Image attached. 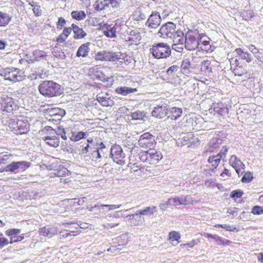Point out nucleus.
I'll return each mask as SVG.
<instances>
[{"label":"nucleus","instance_id":"5fc2aeb1","mask_svg":"<svg viewBox=\"0 0 263 263\" xmlns=\"http://www.w3.org/2000/svg\"><path fill=\"white\" fill-rule=\"evenodd\" d=\"M68 171L65 168H62L59 170L57 171L55 174L58 177H63L68 174Z\"/></svg>","mask_w":263,"mask_h":263},{"label":"nucleus","instance_id":"de8ad7c7","mask_svg":"<svg viewBox=\"0 0 263 263\" xmlns=\"http://www.w3.org/2000/svg\"><path fill=\"white\" fill-rule=\"evenodd\" d=\"M21 232V230L17 229H11L5 232L6 235L11 237L17 235Z\"/></svg>","mask_w":263,"mask_h":263},{"label":"nucleus","instance_id":"4be33fe9","mask_svg":"<svg viewBox=\"0 0 263 263\" xmlns=\"http://www.w3.org/2000/svg\"><path fill=\"white\" fill-rule=\"evenodd\" d=\"M58 231V228L55 227H45L40 230V234L43 236L51 238L57 234Z\"/></svg>","mask_w":263,"mask_h":263},{"label":"nucleus","instance_id":"79ce46f5","mask_svg":"<svg viewBox=\"0 0 263 263\" xmlns=\"http://www.w3.org/2000/svg\"><path fill=\"white\" fill-rule=\"evenodd\" d=\"M104 34L108 37H116L117 36L116 28L115 27H111L109 29H107V30L104 31Z\"/></svg>","mask_w":263,"mask_h":263},{"label":"nucleus","instance_id":"b1692460","mask_svg":"<svg viewBox=\"0 0 263 263\" xmlns=\"http://www.w3.org/2000/svg\"><path fill=\"white\" fill-rule=\"evenodd\" d=\"M182 114V109L177 107H172L168 108V118L172 120H176L180 118Z\"/></svg>","mask_w":263,"mask_h":263},{"label":"nucleus","instance_id":"a18cd8bd","mask_svg":"<svg viewBox=\"0 0 263 263\" xmlns=\"http://www.w3.org/2000/svg\"><path fill=\"white\" fill-rule=\"evenodd\" d=\"M253 178V174L251 172H246L243 176L241 179V181L244 183L250 182L252 180Z\"/></svg>","mask_w":263,"mask_h":263},{"label":"nucleus","instance_id":"c85d7f7f","mask_svg":"<svg viewBox=\"0 0 263 263\" xmlns=\"http://www.w3.org/2000/svg\"><path fill=\"white\" fill-rule=\"evenodd\" d=\"M141 216L140 214V211H138L135 214L129 215L126 217H129L130 222L133 226H137L141 222Z\"/></svg>","mask_w":263,"mask_h":263},{"label":"nucleus","instance_id":"09e8293b","mask_svg":"<svg viewBox=\"0 0 263 263\" xmlns=\"http://www.w3.org/2000/svg\"><path fill=\"white\" fill-rule=\"evenodd\" d=\"M172 49L178 52H181L184 47H185V44H176L173 43L172 45Z\"/></svg>","mask_w":263,"mask_h":263},{"label":"nucleus","instance_id":"c756f323","mask_svg":"<svg viewBox=\"0 0 263 263\" xmlns=\"http://www.w3.org/2000/svg\"><path fill=\"white\" fill-rule=\"evenodd\" d=\"M137 91L136 88H132L128 87H120L116 89L117 93L121 94L123 96H126L128 94L135 92Z\"/></svg>","mask_w":263,"mask_h":263},{"label":"nucleus","instance_id":"393cba45","mask_svg":"<svg viewBox=\"0 0 263 263\" xmlns=\"http://www.w3.org/2000/svg\"><path fill=\"white\" fill-rule=\"evenodd\" d=\"M141 39L140 33L136 31L132 30L127 38V41H128L130 45H138L140 43Z\"/></svg>","mask_w":263,"mask_h":263},{"label":"nucleus","instance_id":"e433bc0d","mask_svg":"<svg viewBox=\"0 0 263 263\" xmlns=\"http://www.w3.org/2000/svg\"><path fill=\"white\" fill-rule=\"evenodd\" d=\"M90 157L93 161H97L98 159L101 158L99 147H97L96 145L94 146V149L90 151Z\"/></svg>","mask_w":263,"mask_h":263},{"label":"nucleus","instance_id":"7ed1b4c3","mask_svg":"<svg viewBox=\"0 0 263 263\" xmlns=\"http://www.w3.org/2000/svg\"><path fill=\"white\" fill-rule=\"evenodd\" d=\"M150 53L156 59H165L171 55V49L167 44L159 43L153 45Z\"/></svg>","mask_w":263,"mask_h":263},{"label":"nucleus","instance_id":"864d4df0","mask_svg":"<svg viewBox=\"0 0 263 263\" xmlns=\"http://www.w3.org/2000/svg\"><path fill=\"white\" fill-rule=\"evenodd\" d=\"M243 194V192L240 190H235L231 192L230 197L232 198H240Z\"/></svg>","mask_w":263,"mask_h":263},{"label":"nucleus","instance_id":"4d7b16f0","mask_svg":"<svg viewBox=\"0 0 263 263\" xmlns=\"http://www.w3.org/2000/svg\"><path fill=\"white\" fill-rule=\"evenodd\" d=\"M207 237L208 238L214 239L216 241H218V242H217L218 245H220L221 243L223 242V240H222V239L218 236L207 234Z\"/></svg>","mask_w":263,"mask_h":263},{"label":"nucleus","instance_id":"338daca9","mask_svg":"<svg viewBox=\"0 0 263 263\" xmlns=\"http://www.w3.org/2000/svg\"><path fill=\"white\" fill-rule=\"evenodd\" d=\"M224 106V104H222L221 102H218L217 103L213 104V108L214 111L217 112L218 111V109H221Z\"/></svg>","mask_w":263,"mask_h":263},{"label":"nucleus","instance_id":"f3484780","mask_svg":"<svg viewBox=\"0 0 263 263\" xmlns=\"http://www.w3.org/2000/svg\"><path fill=\"white\" fill-rule=\"evenodd\" d=\"M229 163L235 170L238 176L244 172L245 164L235 155L231 156Z\"/></svg>","mask_w":263,"mask_h":263},{"label":"nucleus","instance_id":"2eb2a0df","mask_svg":"<svg viewBox=\"0 0 263 263\" xmlns=\"http://www.w3.org/2000/svg\"><path fill=\"white\" fill-rule=\"evenodd\" d=\"M47 114L50 116V121H59L65 114L64 109L61 108H51L47 109Z\"/></svg>","mask_w":263,"mask_h":263},{"label":"nucleus","instance_id":"9b49d317","mask_svg":"<svg viewBox=\"0 0 263 263\" xmlns=\"http://www.w3.org/2000/svg\"><path fill=\"white\" fill-rule=\"evenodd\" d=\"M138 143L141 147L148 148L149 150L154 149L156 144L155 137L149 133L142 134L139 139Z\"/></svg>","mask_w":263,"mask_h":263},{"label":"nucleus","instance_id":"f257e3e1","mask_svg":"<svg viewBox=\"0 0 263 263\" xmlns=\"http://www.w3.org/2000/svg\"><path fill=\"white\" fill-rule=\"evenodd\" d=\"M136 151L135 148H132L130 151L131 155L129 157L130 163L135 161L141 162L145 166L149 167L151 165H156L162 158L161 152L155 149L140 152L135 157Z\"/></svg>","mask_w":263,"mask_h":263},{"label":"nucleus","instance_id":"72a5a7b5","mask_svg":"<svg viewBox=\"0 0 263 263\" xmlns=\"http://www.w3.org/2000/svg\"><path fill=\"white\" fill-rule=\"evenodd\" d=\"M168 236L172 245L176 246L179 243L178 239L180 238L179 233L176 231H171L169 233Z\"/></svg>","mask_w":263,"mask_h":263},{"label":"nucleus","instance_id":"e2e57ef3","mask_svg":"<svg viewBox=\"0 0 263 263\" xmlns=\"http://www.w3.org/2000/svg\"><path fill=\"white\" fill-rule=\"evenodd\" d=\"M33 13L36 16H40L42 14V10L41 7L37 5L32 8Z\"/></svg>","mask_w":263,"mask_h":263},{"label":"nucleus","instance_id":"c03bdc74","mask_svg":"<svg viewBox=\"0 0 263 263\" xmlns=\"http://www.w3.org/2000/svg\"><path fill=\"white\" fill-rule=\"evenodd\" d=\"M94 146H95V144H86L85 146H83L81 150V154L85 155L88 152L90 153V151L94 149Z\"/></svg>","mask_w":263,"mask_h":263},{"label":"nucleus","instance_id":"5701e85b","mask_svg":"<svg viewBox=\"0 0 263 263\" xmlns=\"http://www.w3.org/2000/svg\"><path fill=\"white\" fill-rule=\"evenodd\" d=\"M90 43L87 42L86 43L82 44L78 48L77 53V57L86 58L87 57L89 53Z\"/></svg>","mask_w":263,"mask_h":263},{"label":"nucleus","instance_id":"052dcab7","mask_svg":"<svg viewBox=\"0 0 263 263\" xmlns=\"http://www.w3.org/2000/svg\"><path fill=\"white\" fill-rule=\"evenodd\" d=\"M178 69V67L176 65H173L168 68L166 70V73L168 76H172L173 73L177 71Z\"/></svg>","mask_w":263,"mask_h":263},{"label":"nucleus","instance_id":"f03ea898","mask_svg":"<svg viewBox=\"0 0 263 263\" xmlns=\"http://www.w3.org/2000/svg\"><path fill=\"white\" fill-rule=\"evenodd\" d=\"M40 93L47 98H52L61 95L62 88L60 85L53 81H44L38 87Z\"/></svg>","mask_w":263,"mask_h":263},{"label":"nucleus","instance_id":"0e129e2a","mask_svg":"<svg viewBox=\"0 0 263 263\" xmlns=\"http://www.w3.org/2000/svg\"><path fill=\"white\" fill-rule=\"evenodd\" d=\"M217 113H218L220 115L224 116L228 114V109L226 107V106L224 105V106L221 109H218Z\"/></svg>","mask_w":263,"mask_h":263},{"label":"nucleus","instance_id":"dca6fc26","mask_svg":"<svg viewBox=\"0 0 263 263\" xmlns=\"http://www.w3.org/2000/svg\"><path fill=\"white\" fill-rule=\"evenodd\" d=\"M191 197L190 196H175L168 199L170 205L177 206L180 205H186L191 202Z\"/></svg>","mask_w":263,"mask_h":263},{"label":"nucleus","instance_id":"473e14b6","mask_svg":"<svg viewBox=\"0 0 263 263\" xmlns=\"http://www.w3.org/2000/svg\"><path fill=\"white\" fill-rule=\"evenodd\" d=\"M157 212V207L156 206H151L146 207L145 209L140 210V214L142 216H151Z\"/></svg>","mask_w":263,"mask_h":263},{"label":"nucleus","instance_id":"4c0bfd02","mask_svg":"<svg viewBox=\"0 0 263 263\" xmlns=\"http://www.w3.org/2000/svg\"><path fill=\"white\" fill-rule=\"evenodd\" d=\"M85 136V133L83 132H71V136L69 138L71 141H78L83 139Z\"/></svg>","mask_w":263,"mask_h":263},{"label":"nucleus","instance_id":"8fccbe9b","mask_svg":"<svg viewBox=\"0 0 263 263\" xmlns=\"http://www.w3.org/2000/svg\"><path fill=\"white\" fill-rule=\"evenodd\" d=\"M9 241L2 233H0V249L9 244Z\"/></svg>","mask_w":263,"mask_h":263},{"label":"nucleus","instance_id":"58836bf2","mask_svg":"<svg viewBox=\"0 0 263 263\" xmlns=\"http://www.w3.org/2000/svg\"><path fill=\"white\" fill-rule=\"evenodd\" d=\"M50 131L52 132L54 135L61 136V138L64 140H66L67 137L66 135V131L64 128L58 127L57 130L51 129Z\"/></svg>","mask_w":263,"mask_h":263},{"label":"nucleus","instance_id":"69168bd1","mask_svg":"<svg viewBox=\"0 0 263 263\" xmlns=\"http://www.w3.org/2000/svg\"><path fill=\"white\" fill-rule=\"evenodd\" d=\"M228 152V148L226 146H223L221 149L220 152L218 154L219 156L221 157V158H224L226 156V154Z\"/></svg>","mask_w":263,"mask_h":263},{"label":"nucleus","instance_id":"1a4fd4ad","mask_svg":"<svg viewBox=\"0 0 263 263\" xmlns=\"http://www.w3.org/2000/svg\"><path fill=\"white\" fill-rule=\"evenodd\" d=\"M17 107L14 99L7 95L0 97V111L5 112H11Z\"/></svg>","mask_w":263,"mask_h":263},{"label":"nucleus","instance_id":"bb28decb","mask_svg":"<svg viewBox=\"0 0 263 263\" xmlns=\"http://www.w3.org/2000/svg\"><path fill=\"white\" fill-rule=\"evenodd\" d=\"M171 39L174 43L185 44V37L184 38V33L181 30L176 31Z\"/></svg>","mask_w":263,"mask_h":263},{"label":"nucleus","instance_id":"aec40b11","mask_svg":"<svg viewBox=\"0 0 263 263\" xmlns=\"http://www.w3.org/2000/svg\"><path fill=\"white\" fill-rule=\"evenodd\" d=\"M49 135L42 138L45 143L50 146L57 147L60 144V138L58 135H54L52 132H50Z\"/></svg>","mask_w":263,"mask_h":263},{"label":"nucleus","instance_id":"7c9ffc66","mask_svg":"<svg viewBox=\"0 0 263 263\" xmlns=\"http://www.w3.org/2000/svg\"><path fill=\"white\" fill-rule=\"evenodd\" d=\"M11 20V17L7 13L0 11V27H6Z\"/></svg>","mask_w":263,"mask_h":263},{"label":"nucleus","instance_id":"423d86ee","mask_svg":"<svg viewBox=\"0 0 263 263\" xmlns=\"http://www.w3.org/2000/svg\"><path fill=\"white\" fill-rule=\"evenodd\" d=\"M127 57L125 53L121 52L100 51L95 55V59L98 61L116 62L120 60H125Z\"/></svg>","mask_w":263,"mask_h":263},{"label":"nucleus","instance_id":"9d476101","mask_svg":"<svg viewBox=\"0 0 263 263\" xmlns=\"http://www.w3.org/2000/svg\"><path fill=\"white\" fill-rule=\"evenodd\" d=\"M110 156L113 161L116 163L120 165L125 163V155L120 145L115 144L111 146Z\"/></svg>","mask_w":263,"mask_h":263},{"label":"nucleus","instance_id":"ea45409f","mask_svg":"<svg viewBox=\"0 0 263 263\" xmlns=\"http://www.w3.org/2000/svg\"><path fill=\"white\" fill-rule=\"evenodd\" d=\"M145 114L143 111L138 110L132 113L131 118L132 120H142Z\"/></svg>","mask_w":263,"mask_h":263},{"label":"nucleus","instance_id":"2f4dec72","mask_svg":"<svg viewBox=\"0 0 263 263\" xmlns=\"http://www.w3.org/2000/svg\"><path fill=\"white\" fill-rule=\"evenodd\" d=\"M221 159V157L217 154L216 155L210 156L208 159V162L211 164L213 167L216 168L218 166Z\"/></svg>","mask_w":263,"mask_h":263},{"label":"nucleus","instance_id":"412c9836","mask_svg":"<svg viewBox=\"0 0 263 263\" xmlns=\"http://www.w3.org/2000/svg\"><path fill=\"white\" fill-rule=\"evenodd\" d=\"M167 105L166 104H163L155 107L152 111V115L153 117L161 119L167 114Z\"/></svg>","mask_w":263,"mask_h":263},{"label":"nucleus","instance_id":"cd10ccee","mask_svg":"<svg viewBox=\"0 0 263 263\" xmlns=\"http://www.w3.org/2000/svg\"><path fill=\"white\" fill-rule=\"evenodd\" d=\"M71 27L74 34V38L75 39H83L86 36V33L85 32L82 28L79 27L77 25L74 24L71 25Z\"/></svg>","mask_w":263,"mask_h":263},{"label":"nucleus","instance_id":"37998d69","mask_svg":"<svg viewBox=\"0 0 263 263\" xmlns=\"http://www.w3.org/2000/svg\"><path fill=\"white\" fill-rule=\"evenodd\" d=\"M33 55L36 60L47 56L46 53L43 50H35L33 52Z\"/></svg>","mask_w":263,"mask_h":263},{"label":"nucleus","instance_id":"a19ab883","mask_svg":"<svg viewBox=\"0 0 263 263\" xmlns=\"http://www.w3.org/2000/svg\"><path fill=\"white\" fill-rule=\"evenodd\" d=\"M18 169L17 162H12L10 164L6 165L4 168L6 172H14L15 170Z\"/></svg>","mask_w":263,"mask_h":263},{"label":"nucleus","instance_id":"4468645a","mask_svg":"<svg viewBox=\"0 0 263 263\" xmlns=\"http://www.w3.org/2000/svg\"><path fill=\"white\" fill-rule=\"evenodd\" d=\"M161 22L160 14L157 12H153L147 19L145 25L149 28L156 29L158 28Z\"/></svg>","mask_w":263,"mask_h":263},{"label":"nucleus","instance_id":"49530a36","mask_svg":"<svg viewBox=\"0 0 263 263\" xmlns=\"http://www.w3.org/2000/svg\"><path fill=\"white\" fill-rule=\"evenodd\" d=\"M251 213L256 215L263 214V206L259 205L254 206L252 209Z\"/></svg>","mask_w":263,"mask_h":263},{"label":"nucleus","instance_id":"a878e982","mask_svg":"<svg viewBox=\"0 0 263 263\" xmlns=\"http://www.w3.org/2000/svg\"><path fill=\"white\" fill-rule=\"evenodd\" d=\"M200 42L198 48L201 50L208 52L210 50V39L207 36L201 34Z\"/></svg>","mask_w":263,"mask_h":263},{"label":"nucleus","instance_id":"6e6552de","mask_svg":"<svg viewBox=\"0 0 263 263\" xmlns=\"http://www.w3.org/2000/svg\"><path fill=\"white\" fill-rule=\"evenodd\" d=\"M9 127L15 134L22 135L28 132L30 125L26 119H18L10 123Z\"/></svg>","mask_w":263,"mask_h":263},{"label":"nucleus","instance_id":"f704fd0d","mask_svg":"<svg viewBox=\"0 0 263 263\" xmlns=\"http://www.w3.org/2000/svg\"><path fill=\"white\" fill-rule=\"evenodd\" d=\"M212 65L211 61L209 60L203 61L201 64V70L205 73H209L212 72Z\"/></svg>","mask_w":263,"mask_h":263},{"label":"nucleus","instance_id":"603ef678","mask_svg":"<svg viewBox=\"0 0 263 263\" xmlns=\"http://www.w3.org/2000/svg\"><path fill=\"white\" fill-rule=\"evenodd\" d=\"M215 227H220L222 229H224L228 231L232 232L233 231L235 228L233 226H230L229 224H217L215 226Z\"/></svg>","mask_w":263,"mask_h":263},{"label":"nucleus","instance_id":"f8f14e48","mask_svg":"<svg viewBox=\"0 0 263 263\" xmlns=\"http://www.w3.org/2000/svg\"><path fill=\"white\" fill-rule=\"evenodd\" d=\"M232 54L236 55V58H231V54H228V57L230 58L229 59L231 64H235L236 66L239 64L238 60L239 59L246 60L248 63H249L252 60L251 55L247 52H243L241 48H237L233 52Z\"/></svg>","mask_w":263,"mask_h":263},{"label":"nucleus","instance_id":"bf43d9fd","mask_svg":"<svg viewBox=\"0 0 263 263\" xmlns=\"http://www.w3.org/2000/svg\"><path fill=\"white\" fill-rule=\"evenodd\" d=\"M238 209L236 208H230L228 209L227 213L232 215L233 217H235L238 214Z\"/></svg>","mask_w":263,"mask_h":263},{"label":"nucleus","instance_id":"a211bd4d","mask_svg":"<svg viewBox=\"0 0 263 263\" xmlns=\"http://www.w3.org/2000/svg\"><path fill=\"white\" fill-rule=\"evenodd\" d=\"M97 100L103 106H111L114 101L107 92H101L97 95Z\"/></svg>","mask_w":263,"mask_h":263},{"label":"nucleus","instance_id":"20e7f679","mask_svg":"<svg viewBox=\"0 0 263 263\" xmlns=\"http://www.w3.org/2000/svg\"><path fill=\"white\" fill-rule=\"evenodd\" d=\"M89 73L92 79L101 81L106 87L111 86L113 84L112 77L107 76L102 68L97 66L92 67L89 69Z\"/></svg>","mask_w":263,"mask_h":263},{"label":"nucleus","instance_id":"774afa93","mask_svg":"<svg viewBox=\"0 0 263 263\" xmlns=\"http://www.w3.org/2000/svg\"><path fill=\"white\" fill-rule=\"evenodd\" d=\"M137 13L138 14L137 21H142V20H144L146 18V15L145 14V13L142 12L141 11V10H139L137 12Z\"/></svg>","mask_w":263,"mask_h":263},{"label":"nucleus","instance_id":"0eeeda50","mask_svg":"<svg viewBox=\"0 0 263 263\" xmlns=\"http://www.w3.org/2000/svg\"><path fill=\"white\" fill-rule=\"evenodd\" d=\"M23 72L17 68H7L0 71L5 80L16 82L23 80Z\"/></svg>","mask_w":263,"mask_h":263},{"label":"nucleus","instance_id":"39448f33","mask_svg":"<svg viewBox=\"0 0 263 263\" xmlns=\"http://www.w3.org/2000/svg\"><path fill=\"white\" fill-rule=\"evenodd\" d=\"M201 35L197 30L189 31L185 35V48L188 50H193L198 48Z\"/></svg>","mask_w":263,"mask_h":263},{"label":"nucleus","instance_id":"ddd939ff","mask_svg":"<svg viewBox=\"0 0 263 263\" xmlns=\"http://www.w3.org/2000/svg\"><path fill=\"white\" fill-rule=\"evenodd\" d=\"M176 25L172 22H167L160 28L158 34L162 38H171L176 32Z\"/></svg>","mask_w":263,"mask_h":263},{"label":"nucleus","instance_id":"3c124183","mask_svg":"<svg viewBox=\"0 0 263 263\" xmlns=\"http://www.w3.org/2000/svg\"><path fill=\"white\" fill-rule=\"evenodd\" d=\"M18 168L25 170L30 166V162L27 161H18L17 162Z\"/></svg>","mask_w":263,"mask_h":263},{"label":"nucleus","instance_id":"6e6d98bb","mask_svg":"<svg viewBox=\"0 0 263 263\" xmlns=\"http://www.w3.org/2000/svg\"><path fill=\"white\" fill-rule=\"evenodd\" d=\"M24 238V237L23 235L14 236L13 237H12L10 238V240L9 242H10V243L12 244L14 242H16L22 241Z\"/></svg>","mask_w":263,"mask_h":263},{"label":"nucleus","instance_id":"6ab92c4d","mask_svg":"<svg viewBox=\"0 0 263 263\" xmlns=\"http://www.w3.org/2000/svg\"><path fill=\"white\" fill-rule=\"evenodd\" d=\"M223 140L221 138L215 137L212 138L205 146L206 153L213 152L219 148Z\"/></svg>","mask_w":263,"mask_h":263},{"label":"nucleus","instance_id":"c9c22d12","mask_svg":"<svg viewBox=\"0 0 263 263\" xmlns=\"http://www.w3.org/2000/svg\"><path fill=\"white\" fill-rule=\"evenodd\" d=\"M71 16L73 18L81 21L85 18L86 15L84 11H73L71 13Z\"/></svg>","mask_w":263,"mask_h":263},{"label":"nucleus","instance_id":"680f3d73","mask_svg":"<svg viewBox=\"0 0 263 263\" xmlns=\"http://www.w3.org/2000/svg\"><path fill=\"white\" fill-rule=\"evenodd\" d=\"M248 48L254 55L260 53L259 50L253 45H249Z\"/></svg>","mask_w":263,"mask_h":263},{"label":"nucleus","instance_id":"13d9d810","mask_svg":"<svg viewBox=\"0 0 263 263\" xmlns=\"http://www.w3.org/2000/svg\"><path fill=\"white\" fill-rule=\"evenodd\" d=\"M121 0H109V5H111L112 8H117L120 6Z\"/></svg>","mask_w":263,"mask_h":263}]
</instances>
